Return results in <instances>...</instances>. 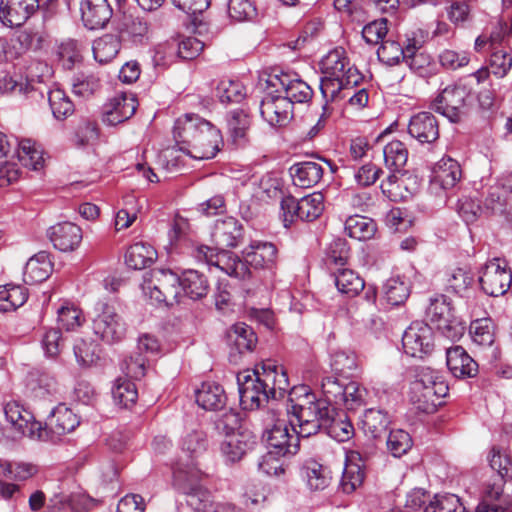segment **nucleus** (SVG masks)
Instances as JSON below:
<instances>
[{"instance_id": "nucleus-1", "label": "nucleus", "mask_w": 512, "mask_h": 512, "mask_svg": "<svg viewBox=\"0 0 512 512\" xmlns=\"http://www.w3.org/2000/svg\"><path fill=\"white\" fill-rule=\"evenodd\" d=\"M173 137L180 151L197 160L214 158L223 144L219 129L191 113L176 119Z\"/></svg>"}, {"instance_id": "nucleus-2", "label": "nucleus", "mask_w": 512, "mask_h": 512, "mask_svg": "<svg viewBox=\"0 0 512 512\" xmlns=\"http://www.w3.org/2000/svg\"><path fill=\"white\" fill-rule=\"evenodd\" d=\"M264 437L270 451L263 457V461L259 463V469L267 474L278 475L284 473V469L280 466L266 469L264 465L274 460L273 455L287 456L296 454L299 449V438L301 436L294 432L291 434L287 422L277 419L273 426L265 431Z\"/></svg>"}, {"instance_id": "nucleus-3", "label": "nucleus", "mask_w": 512, "mask_h": 512, "mask_svg": "<svg viewBox=\"0 0 512 512\" xmlns=\"http://www.w3.org/2000/svg\"><path fill=\"white\" fill-rule=\"evenodd\" d=\"M237 424L238 417L234 413L224 414L216 422L217 429L225 433L220 445L221 454L230 463L240 461L256 444V437L251 432L234 431Z\"/></svg>"}, {"instance_id": "nucleus-4", "label": "nucleus", "mask_w": 512, "mask_h": 512, "mask_svg": "<svg viewBox=\"0 0 512 512\" xmlns=\"http://www.w3.org/2000/svg\"><path fill=\"white\" fill-rule=\"evenodd\" d=\"M141 288L145 296L166 305L177 303L181 295L180 277L166 269L155 268L146 273Z\"/></svg>"}, {"instance_id": "nucleus-5", "label": "nucleus", "mask_w": 512, "mask_h": 512, "mask_svg": "<svg viewBox=\"0 0 512 512\" xmlns=\"http://www.w3.org/2000/svg\"><path fill=\"white\" fill-rule=\"evenodd\" d=\"M470 98L471 92L466 85L453 83L441 90L434 99L432 107L450 122L457 123L467 114Z\"/></svg>"}, {"instance_id": "nucleus-6", "label": "nucleus", "mask_w": 512, "mask_h": 512, "mask_svg": "<svg viewBox=\"0 0 512 512\" xmlns=\"http://www.w3.org/2000/svg\"><path fill=\"white\" fill-rule=\"evenodd\" d=\"M176 485L186 496V503L196 512H207L213 505L211 492L202 485V474L197 469L174 472Z\"/></svg>"}, {"instance_id": "nucleus-7", "label": "nucleus", "mask_w": 512, "mask_h": 512, "mask_svg": "<svg viewBox=\"0 0 512 512\" xmlns=\"http://www.w3.org/2000/svg\"><path fill=\"white\" fill-rule=\"evenodd\" d=\"M281 210L285 227H289L296 220L311 222L323 213L324 196L320 192H314L297 200L289 195L282 199Z\"/></svg>"}, {"instance_id": "nucleus-8", "label": "nucleus", "mask_w": 512, "mask_h": 512, "mask_svg": "<svg viewBox=\"0 0 512 512\" xmlns=\"http://www.w3.org/2000/svg\"><path fill=\"white\" fill-rule=\"evenodd\" d=\"M95 316L92 322L94 334L107 344L120 342L126 334V325L122 317L109 303H96Z\"/></svg>"}, {"instance_id": "nucleus-9", "label": "nucleus", "mask_w": 512, "mask_h": 512, "mask_svg": "<svg viewBox=\"0 0 512 512\" xmlns=\"http://www.w3.org/2000/svg\"><path fill=\"white\" fill-rule=\"evenodd\" d=\"M330 419V407L325 401H320L311 408H306L291 415V430L302 438H308L317 434L322 428H327Z\"/></svg>"}, {"instance_id": "nucleus-10", "label": "nucleus", "mask_w": 512, "mask_h": 512, "mask_svg": "<svg viewBox=\"0 0 512 512\" xmlns=\"http://www.w3.org/2000/svg\"><path fill=\"white\" fill-rule=\"evenodd\" d=\"M3 409L6 420L20 436L31 440L46 437V434L42 432V423L37 421L34 415L19 402H7Z\"/></svg>"}, {"instance_id": "nucleus-11", "label": "nucleus", "mask_w": 512, "mask_h": 512, "mask_svg": "<svg viewBox=\"0 0 512 512\" xmlns=\"http://www.w3.org/2000/svg\"><path fill=\"white\" fill-rule=\"evenodd\" d=\"M198 253L203 255L209 265L219 268L229 276L244 279L249 276L250 270L239 257L226 249H214L209 246H200Z\"/></svg>"}, {"instance_id": "nucleus-12", "label": "nucleus", "mask_w": 512, "mask_h": 512, "mask_svg": "<svg viewBox=\"0 0 512 512\" xmlns=\"http://www.w3.org/2000/svg\"><path fill=\"white\" fill-rule=\"evenodd\" d=\"M79 424V417L70 408L60 404L52 410L48 422L45 425L42 424V432L46 437L38 438V441L55 443L61 436L74 431Z\"/></svg>"}, {"instance_id": "nucleus-13", "label": "nucleus", "mask_w": 512, "mask_h": 512, "mask_svg": "<svg viewBox=\"0 0 512 512\" xmlns=\"http://www.w3.org/2000/svg\"><path fill=\"white\" fill-rule=\"evenodd\" d=\"M404 352L411 357L422 358L433 349V332L431 327L422 322L415 321L405 330L402 337Z\"/></svg>"}, {"instance_id": "nucleus-14", "label": "nucleus", "mask_w": 512, "mask_h": 512, "mask_svg": "<svg viewBox=\"0 0 512 512\" xmlns=\"http://www.w3.org/2000/svg\"><path fill=\"white\" fill-rule=\"evenodd\" d=\"M260 114L271 127L281 128L292 120L293 106L283 95L267 93L260 103Z\"/></svg>"}, {"instance_id": "nucleus-15", "label": "nucleus", "mask_w": 512, "mask_h": 512, "mask_svg": "<svg viewBox=\"0 0 512 512\" xmlns=\"http://www.w3.org/2000/svg\"><path fill=\"white\" fill-rule=\"evenodd\" d=\"M252 373L255 374L256 379H259V383L265 388L271 399L282 398L289 389L286 371L282 366H278L272 361L264 362L261 371L257 369Z\"/></svg>"}, {"instance_id": "nucleus-16", "label": "nucleus", "mask_w": 512, "mask_h": 512, "mask_svg": "<svg viewBox=\"0 0 512 512\" xmlns=\"http://www.w3.org/2000/svg\"><path fill=\"white\" fill-rule=\"evenodd\" d=\"M479 282L482 290L489 296L498 297L504 295L512 283V275L509 270L501 267L498 262L491 261L485 265Z\"/></svg>"}, {"instance_id": "nucleus-17", "label": "nucleus", "mask_w": 512, "mask_h": 512, "mask_svg": "<svg viewBox=\"0 0 512 512\" xmlns=\"http://www.w3.org/2000/svg\"><path fill=\"white\" fill-rule=\"evenodd\" d=\"M446 383H438L435 386H423L422 384H411L410 401L419 411L432 413L441 404V399L448 393Z\"/></svg>"}, {"instance_id": "nucleus-18", "label": "nucleus", "mask_w": 512, "mask_h": 512, "mask_svg": "<svg viewBox=\"0 0 512 512\" xmlns=\"http://www.w3.org/2000/svg\"><path fill=\"white\" fill-rule=\"evenodd\" d=\"M38 8V0H1L0 21L8 27H19L23 25Z\"/></svg>"}, {"instance_id": "nucleus-19", "label": "nucleus", "mask_w": 512, "mask_h": 512, "mask_svg": "<svg viewBox=\"0 0 512 512\" xmlns=\"http://www.w3.org/2000/svg\"><path fill=\"white\" fill-rule=\"evenodd\" d=\"M244 229L242 224L234 217H226L216 220L211 233L214 249L234 248L243 239Z\"/></svg>"}, {"instance_id": "nucleus-20", "label": "nucleus", "mask_w": 512, "mask_h": 512, "mask_svg": "<svg viewBox=\"0 0 512 512\" xmlns=\"http://www.w3.org/2000/svg\"><path fill=\"white\" fill-rule=\"evenodd\" d=\"M137 105L133 93L118 94L105 104L102 120L110 126L121 124L134 115Z\"/></svg>"}, {"instance_id": "nucleus-21", "label": "nucleus", "mask_w": 512, "mask_h": 512, "mask_svg": "<svg viewBox=\"0 0 512 512\" xmlns=\"http://www.w3.org/2000/svg\"><path fill=\"white\" fill-rule=\"evenodd\" d=\"M240 404L244 409H256L271 399L265 388L256 379L255 374L249 373L237 377Z\"/></svg>"}, {"instance_id": "nucleus-22", "label": "nucleus", "mask_w": 512, "mask_h": 512, "mask_svg": "<svg viewBox=\"0 0 512 512\" xmlns=\"http://www.w3.org/2000/svg\"><path fill=\"white\" fill-rule=\"evenodd\" d=\"M48 237L53 246L62 252L77 249L82 241V229L72 222H61L51 226Z\"/></svg>"}, {"instance_id": "nucleus-23", "label": "nucleus", "mask_w": 512, "mask_h": 512, "mask_svg": "<svg viewBox=\"0 0 512 512\" xmlns=\"http://www.w3.org/2000/svg\"><path fill=\"white\" fill-rule=\"evenodd\" d=\"M346 77L324 75L320 81V90L326 103L338 98L342 90L357 86L363 79L356 67H348Z\"/></svg>"}, {"instance_id": "nucleus-24", "label": "nucleus", "mask_w": 512, "mask_h": 512, "mask_svg": "<svg viewBox=\"0 0 512 512\" xmlns=\"http://www.w3.org/2000/svg\"><path fill=\"white\" fill-rule=\"evenodd\" d=\"M462 177L460 164L450 158L443 157L433 167L430 185L431 188L448 190L455 187Z\"/></svg>"}, {"instance_id": "nucleus-25", "label": "nucleus", "mask_w": 512, "mask_h": 512, "mask_svg": "<svg viewBox=\"0 0 512 512\" xmlns=\"http://www.w3.org/2000/svg\"><path fill=\"white\" fill-rule=\"evenodd\" d=\"M408 133L421 144L434 143L439 138L438 120L431 112H419L410 118Z\"/></svg>"}, {"instance_id": "nucleus-26", "label": "nucleus", "mask_w": 512, "mask_h": 512, "mask_svg": "<svg viewBox=\"0 0 512 512\" xmlns=\"http://www.w3.org/2000/svg\"><path fill=\"white\" fill-rule=\"evenodd\" d=\"M405 63L416 75L423 78L434 75L437 70L432 57L421 50L420 43L414 38L407 39Z\"/></svg>"}, {"instance_id": "nucleus-27", "label": "nucleus", "mask_w": 512, "mask_h": 512, "mask_svg": "<svg viewBox=\"0 0 512 512\" xmlns=\"http://www.w3.org/2000/svg\"><path fill=\"white\" fill-rule=\"evenodd\" d=\"M117 31L121 40L142 44L149 37L150 22L144 16L124 15L118 23Z\"/></svg>"}, {"instance_id": "nucleus-28", "label": "nucleus", "mask_w": 512, "mask_h": 512, "mask_svg": "<svg viewBox=\"0 0 512 512\" xmlns=\"http://www.w3.org/2000/svg\"><path fill=\"white\" fill-rule=\"evenodd\" d=\"M364 463L357 451H349L345 456V465L340 480V488L350 494L360 487L364 481Z\"/></svg>"}, {"instance_id": "nucleus-29", "label": "nucleus", "mask_w": 512, "mask_h": 512, "mask_svg": "<svg viewBox=\"0 0 512 512\" xmlns=\"http://www.w3.org/2000/svg\"><path fill=\"white\" fill-rule=\"evenodd\" d=\"M112 13L107 0H83L81 3L82 21L91 30L105 27Z\"/></svg>"}, {"instance_id": "nucleus-30", "label": "nucleus", "mask_w": 512, "mask_h": 512, "mask_svg": "<svg viewBox=\"0 0 512 512\" xmlns=\"http://www.w3.org/2000/svg\"><path fill=\"white\" fill-rule=\"evenodd\" d=\"M446 363L456 378L474 377L478 373V364L461 346L447 349Z\"/></svg>"}, {"instance_id": "nucleus-31", "label": "nucleus", "mask_w": 512, "mask_h": 512, "mask_svg": "<svg viewBox=\"0 0 512 512\" xmlns=\"http://www.w3.org/2000/svg\"><path fill=\"white\" fill-rule=\"evenodd\" d=\"M242 254L247 265L255 268H271L276 261L277 249L270 242L253 241Z\"/></svg>"}, {"instance_id": "nucleus-32", "label": "nucleus", "mask_w": 512, "mask_h": 512, "mask_svg": "<svg viewBox=\"0 0 512 512\" xmlns=\"http://www.w3.org/2000/svg\"><path fill=\"white\" fill-rule=\"evenodd\" d=\"M322 165L315 161H303L290 167L293 183L301 188H310L319 183L323 177Z\"/></svg>"}, {"instance_id": "nucleus-33", "label": "nucleus", "mask_w": 512, "mask_h": 512, "mask_svg": "<svg viewBox=\"0 0 512 512\" xmlns=\"http://www.w3.org/2000/svg\"><path fill=\"white\" fill-rule=\"evenodd\" d=\"M301 475L309 489L313 491L324 490L332 479L330 469L314 459H308L303 463Z\"/></svg>"}, {"instance_id": "nucleus-34", "label": "nucleus", "mask_w": 512, "mask_h": 512, "mask_svg": "<svg viewBox=\"0 0 512 512\" xmlns=\"http://www.w3.org/2000/svg\"><path fill=\"white\" fill-rule=\"evenodd\" d=\"M226 394L221 385L216 382H203L196 390V402L205 410L216 411L226 404Z\"/></svg>"}, {"instance_id": "nucleus-35", "label": "nucleus", "mask_w": 512, "mask_h": 512, "mask_svg": "<svg viewBox=\"0 0 512 512\" xmlns=\"http://www.w3.org/2000/svg\"><path fill=\"white\" fill-rule=\"evenodd\" d=\"M390 424V416L388 412L380 408L366 409L361 418V426L364 433L377 439L386 434Z\"/></svg>"}, {"instance_id": "nucleus-36", "label": "nucleus", "mask_w": 512, "mask_h": 512, "mask_svg": "<svg viewBox=\"0 0 512 512\" xmlns=\"http://www.w3.org/2000/svg\"><path fill=\"white\" fill-rule=\"evenodd\" d=\"M251 126V118L243 109H235L227 114V129L232 142L244 145Z\"/></svg>"}, {"instance_id": "nucleus-37", "label": "nucleus", "mask_w": 512, "mask_h": 512, "mask_svg": "<svg viewBox=\"0 0 512 512\" xmlns=\"http://www.w3.org/2000/svg\"><path fill=\"white\" fill-rule=\"evenodd\" d=\"M426 314L429 320L439 329H450L453 313L451 302L445 295L431 298Z\"/></svg>"}, {"instance_id": "nucleus-38", "label": "nucleus", "mask_w": 512, "mask_h": 512, "mask_svg": "<svg viewBox=\"0 0 512 512\" xmlns=\"http://www.w3.org/2000/svg\"><path fill=\"white\" fill-rule=\"evenodd\" d=\"M51 271L52 263L49 254L41 251L27 261L24 269L25 281L31 284L40 283L49 277Z\"/></svg>"}, {"instance_id": "nucleus-39", "label": "nucleus", "mask_w": 512, "mask_h": 512, "mask_svg": "<svg viewBox=\"0 0 512 512\" xmlns=\"http://www.w3.org/2000/svg\"><path fill=\"white\" fill-rule=\"evenodd\" d=\"M338 291L349 297L358 295L365 287L363 278L348 268H336L332 273Z\"/></svg>"}, {"instance_id": "nucleus-40", "label": "nucleus", "mask_w": 512, "mask_h": 512, "mask_svg": "<svg viewBox=\"0 0 512 512\" xmlns=\"http://www.w3.org/2000/svg\"><path fill=\"white\" fill-rule=\"evenodd\" d=\"M228 339L240 354L252 352L258 342L253 328L245 323L234 324L228 332Z\"/></svg>"}, {"instance_id": "nucleus-41", "label": "nucleus", "mask_w": 512, "mask_h": 512, "mask_svg": "<svg viewBox=\"0 0 512 512\" xmlns=\"http://www.w3.org/2000/svg\"><path fill=\"white\" fill-rule=\"evenodd\" d=\"M156 259L155 249L146 243L137 242L131 245L125 253L126 265L134 270L145 269Z\"/></svg>"}, {"instance_id": "nucleus-42", "label": "nucleus", "mask_w": 512, "mask_h": 512, "mask_svg": "<svg viewBox=\"0 0 512 512\" xmlns=\"http://www.w3.org/2000/svg\"><path fill=\"white\" fill-rule=\"evenodd\" d=\"M28 299V289L22 285L0 286V312H12L23 306Z\"/></svg>"}, {"instance_id": "nucleus-43", "label": "nucleus", "mask_w": 512, "mask_h": 512, "mask_svg": "<svg viewBox=\"0 0 512 512\" xmlns=\"http://www.w3.org/2000/svg\"><path fill=\"white\" fill-rule=\"evenodd\" d=\"M385 298L394 306L404 304L411 292L410 281L404 276H392L383 286Z\"/></svg>"}, {"instance_id": "nucleus-44", "label": "nucleus", "mask_w": 512, "mask_h": 512, "mask_svg": "<svg viewBox=\"0 0 512 512\" xmlns=\"http://www.w3.org/2000/svg\"><path fill=\"white\" fill-rule=\"evenodd\" d=\"M321 399H317L315 394L306 385L294 386L289 391L287 413L293 415L306 408H311L318 404Z\"/></svg>"}, {"instance_id": "nucleus-45", "label": "nucleus", "mask_w": 512, "mask_h": 512, "mask_svg": "<svg viewBox=\"0 0 512 512\" xmlns=\"http://www.w3.org/2000/svg\"><path fill=\"white\" fill-rule=\"evenodd\" d=\"M180 288L191 299L197 300L206 296L209 285L203 274L196 270H188L180 277Z\"/></svg>"}, {"instance_id": "nucleus-46", "label": "nucleus", "mask_w": 512, "mask_h": 512, "mask_svg": "<svg viewBox=\"0 0 512 512\" xmlns=\"http://www.w3.org/2000/svg\"><path fill=\"white\" fill-rule=\"evenodd\" d=\"M377 230L376 223L365 216H350L345 221V232L359 241L371 239Z\"/></svg>"}, {"instance_id": "nucleus-47", "label": "nucleus", "mask_w": 512, "mask_h": 512, "mask_svg": "<svg viewBox=\"0 0 512 512\" xmlns=\"http://www.w3.org/2000/svg\"><path fill=\"white\" fill-rule=\"evenodd\" d=\"M17 157L19 162L30 170H39L43 167V151L31 139H23L18 144Z\"/></svg>"}, {"instance_id": "nucleus-48", "label": "nucleus", "mask_w": 512, "mask_h": 512, "mask_svg": "<svg viewBox=\"0 0 512 512\" xmlns=\"http://www.w3.org/2000/svg\"><path fill=\"white\" fill-rule=\"evenodd\" d=\"M207 448V434L200 427L187 431L181 439V449L191 458L203 455Z\"/></svg>"}, {"instance_id": "nucleus-49", "label": "nucleus", "mask_w": 512, "mask_h": 512, "mask_svg": "<svg viewBox=\"0 0 512 512\" xmlns=\"http://www.w3.org/2000/svg\"><path fill=\"white\" fill-rule=\"evenodd\" d=\"M385 166L394 172H399L407 163L408 150L404 143L393 140L383 148Z\"/></svg>"}, {"instance_id": "nucleus-50", "label": "nucleus", "mask_w": 512, "mask_h": 512, "mask_svg": "<svg viewBox=\"0 0 512 512\" xmlns=\"http://www.w3.org/2000/svg\"><path fill=\"white\" fill-rule=\"evenodd\" d=\"M84 316L79 307L71 302H63L57 309L58 325L66 331H74L84 322Z\"/></svg>"}, {"instance_id": "nucleus-51", "label": "nucleus", "mask_w": 512, "mask_h": 512, "mask_svg": "<svg viewBox=\"0 0 512 512\" xmlns=\"http://www.w3.org/2000/svg\"><path fill=\"white\" fill-rule=\"evenodd\" d=\"M48 101L53 116L58 120H64L74 113L75 107L73 102L65 91L60 88L49 91Z\"/></svg>"}, {"instance_id": "nucleus-52", "label": "nucleus", "mask_w": 512, "mask_h": 512, "mask_svg": "<svg viewBox=\"0 0 512 512\" xmlns=\"http://www.w3.org/2000/svg\"><path fill=\"white\" fill-rule=\"evenodd\" d=\"M100 88V78L91 71L85 70L77 73L72 81V91L75 95L88 98Z\"/></svg>"}, {"instance_id": "nucleus-53", "label": "nucleus", "mask_w": 512, "mask_h": 512, "mask_svg": "<svg viewBox=\"0 0 512 512\" xmlns=\"http://www.w3.org/2000/svg\"><path fill=\"white\" fill-rule=\"evenodd\" d=\"M321 69L324 75L346 77L347 68L351 67L343 51L332 50L321 60Z\"/></svg>"}, {"instance_id": "nucleus-54", "label": "nucleus", "mask_w": 512, "mask_h": 512, "mask_svg": "<svg viewBox=\"0 0 512 512\" xmlns=\"http://www.w3.org/2000/svg\"><path fill=\"white\" fill-rule=\"evenodd\" d=\"M474 281V276L469 269L454 268L446 274V286L450 292L463 296Z\"/></svg>"}, {"instance_id": "nucleus-55", "label": "nucleus", "mask_w": 512, "mask_h": 512, "mask_svg": "<svg viewBox=\"0 0 512 512\" xmlns=\"http://www.w3.org/2000/svg\"><path fill=\"white\" fill-rule=\"evenodd\" d=\"M120 50V40L114 35H105L93 44L94 58L100 63L114 59Z\"/></svg>"}, {"instance_id": "nucleus-56", "label": "nucleus", "mask_w": 512, "mask_h": 512, "mask_svg": "<svg viewBox=\"0 0 512 512\" xmlns=\"http://www.w3.org/2000/svg\"><path fill=\"white\" fill-rule=\"evenodd\" d=\"M229 18L234 22L252 21L257 16V8L252 0H226Z\"/></svg>"}, {"instance_id": "nucleus-57", "label": "nucleus", "mask_w": 512, "mask_h": 512, "mask_svg": "<svg viewBox=\"0 0 512 512\" xmlns=\"http://www.w3.org/2000/svg\"><path fill=\"white\" fill-rule=\"evenodd\" d=\"M112 397L116 404L127 408L138 398L136 385L130 379L118 378L112 388Z\"/></svg>"}, {"instance_id": "nucleus-58", "label": "nucleus", "mask_w": 512, "mask_h": 512, "mask_svg": "<svg viewBox=\"0 0 512 512\" xmlns=\"http://www.w3.org/2000/svg\"><path fill=\"white\" fill-rule=\"evenodd\" d=\"M313 90L303 80L291 75L289 83H286L285 93L283 98H286L292 103H306L311 100Z\"/></svg>"}, {"instance_id": "nucleus-59", "label": "nucleus", "mask_w": 512, "mask_h": 512, "mask_svg": "<svg viewBox=\"0 0 512 512\" xmlns=\"http://www.w3.org/2000/svg\"><path fill=\"white\" fill-rule=\"evenodd\" d=\"M37 473V467L30 463H9L0 461V477L24 481Z\"/></svg>"}, {"instance_id": "nucleus-60", "label": "nucleus", "mask_w": 512, "mask_h": 512, "mask_svg": "<svg viewBox=\"0 0 512 512\" xmlns=\"http://www.w3.org/2000/svg\"><path fill=\"white\" fill-rule=\"evenodd\" d=\"M216 95L222 103H238L244 98V86L231 79H222L217 84Z\"/></svg>"}, {"instance_id": "nucleus-61", "label": "nucleus", "mask_w": 512, "mask_h": 512, "mask_svg": "<svg viewBox=\"0 0 512 512\" xmlns=\"http://www.w3.org/2000/svg\"><path fill=\"white\" fill-rule=\"evenodd\" d=\"M330 365L336 373L348 377L358 367L357 356L352 351L339 350L332 354Z\"/></svg>"}, {"instance_id": "nucleus-62", "label": "nucleus", "mask_w": 512, "mask_h": 512, "mask_svg": "<svg viewBox=\"0 0 512 512\" xmlns=\"http://www.w3.org/2000/svg\"><path fill=\"white\" fill-rule=\"evenodd\" d=\"M345 385L339 382V380L334 376H326L322 378L321 381V390L325 397V399H321L325 401L330 407V405H342L344 396H345Z\"/></svg>"}, {"instance_id": "nucleus-63", "label": "nucleus", "mask_w": 512, "mask_h": 512, "mask_svg": "<svg viewBox=\"0 0 512 512\" xmlns=\"http://www.w3.org/2000/svg\"><path fill=\"white\" fill-rule=\"evenodd\" d=\"M469 331L473 342L480 346H490L494 342L493 325L488 318L474 320Z\"/></svg>"}, {"instance_id": "nucleus-64", "label": "nucleus", "mask_w": 512, "mask_h": 512, "mask_svg": "<svg viewBox=\"0 0 512 512\" xmlns=\"http://www.w3.org/2000/svg\"><path fill=\"white\" fill-rule=\"evenodd\" d=\"M424 512H465V507L454 494L436 495Z\"/></svg>"}]
</instances>
